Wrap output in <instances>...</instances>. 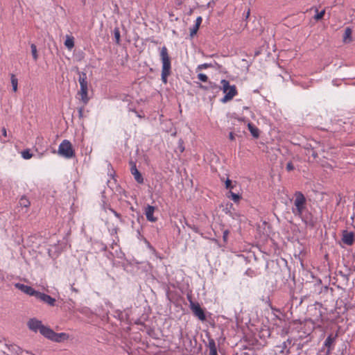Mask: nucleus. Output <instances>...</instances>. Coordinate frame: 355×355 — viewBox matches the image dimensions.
I'll return each instance as SVG.
<instances>
[{"label": "nucleus", "mask_w": 355, "mask_h": 355, "mask_svg": "<svg viewBox=\"0 0 355 355\" xmlns=\"http://www.w3.org/2000/svg\"><path fill=\"white\" fill-rule=\"evenodd\" d=\"M277 277H279L282 281L280 287L285 291L291 292L295 286V277H291V272L289 270H282L276 272Z\"/></svg>", "instance_id": "f257e3e1"}, {"label": "nucleus", "mask_w": 355, "mask_h": 355, "mask_svg": "<svg viewBox=\"0 0 355 355\" xmlns=\"http://www.w3.org/2000/svg\"><path fill=\"white\" fill-rule=\"evenodd\" d=\"M79 78L78 81L80 83V91L78 92V94L80 96V101L86 105L89 101V97L88 96V82L87 80V73L83 71H78Z\"/></svg>", "instance_id": "f03ea898"}, {"label": "nucleus", "mask_w": 355, "mask_h": 355, "mask_svg": "<svg viewBox=\"0 0 355 355\" xmlns=\"http://www.w3.org/2000/svg\"><path fill=\"white\" fill-rule=\"evenodd\" d=\"M294 207L292 208L293 214L296 216H301L302 211L306 209V199L304 195L299 191L294 193Z\"/></svg>", "instance_id": "7ed1b4c3"}, {"label": "nucleus", "mask_w": 355, "mask_h": 355, "mask_svg": "<svg viewBox=\"0 0 355 355\" xmlns=\"http://www.w3.org/2000/svg\"><path fill=\"white\" fill-rule=\"evenodd\" d=\"M222 84L221 90H223L225 96L220 99V102L225 103L232 100L237 95L238 92L234 85H230V82L225 79H223L220 82Z\"/></svg>", "instance_id": "20e7f679"}, {"label": "nucleus", "mask_w": 355, "mask_h": 355, "mask_svg": "<svg viewBox=\"0 0 355 355\" xmlns=\"http://www.w3.org/2000/svg\"><path fill=\"white\" fill-rule=\"evenodd\" d=\"M58 154L66 159H71L76 155L71 143L67 139L63 140L60 144Z\"/></svg>", "instance_id": "39448f33"}, {"label": "nucleus", "mask_w": 355, "mask_h": 355, "mask_svg": "<svg viewBox=\"0 0 355 355\" xmlns=\"http://www.w3.org/2000/svg\"><path fill=\"white\" fill-rule=\"evenodd\" d=\"M190 309L195 317L199 320L204 322L206 320L205 309L202 308L198 302H191L189 304Z\"/></svg>", "instance_id": "423d86ee"}, {"label": "nucleus", "mask_w": 355, "mask_h": 355, "mask_svg": "<svg viewBox=\"0 0 355 355\" xmlns=\"http://www.w3.org/2000/svg\"><path fill=\"white\" fill-rule=\"evenodd\" d=\"M297 216L301 218L302 220L306 226L311 228L314 227L317 223V218L315 217L307 209L302 211V214L301 216Z\"/></svg>", "instance_id": "0eeeda50"}, {"label": "nucleus", "mask_w": 355, "mask_h": 355, "mask_svg": "<svg viewBox=\"0 0 355 355\" xmlns=\"http://www.w3.org/2000/svg\"><path fill=\"white\" fill-rule=\"evenodd\" d=\"M159 49V56L162 63V67H171V60L169 57L167 48L164 46Z\"/></svg>", "instance_id": "6e6552de"}, {"label": "nucleus", "mask_w": 355, "mask_h": 355, "mask_svg": "<svg viewBox=\"0 0 355 355\" xmlns=\"http://www.w3.org/2000/svg\"><path fill=\"white\" fill-rule=\"evenodd\" d=\"M35 298L39 300L40 301L47 304L50 306H56L55 302L56 300L55 298L52 297L49 295H47L44 293H42L40 291H37V293L35 296Z\"/></svg>", "instance_id": "1a4fd4ad"}, {"label": "nucleus", "mask_w": 355, "mask_h": 355, "mask_svg": "<svg viewBox=\"0 0 355 355\" xmlns=\"http://www.w3.org/2000/svg\"><path fill=\"white\" fill-rule=\"evenodd\" d=\"M14 286L16 288L21 291V292L26 293V295H30V296H34L35 297L38 291L35 290L33 287H31L30 286H27V285L21 284V283H15L14 284Z\"/></svg>", "instance_id": "9d476101"}, {"label": "nucleus", "mask_w": 355, "mask_h": 355, "mask_svg": "<svg viewBox=\"0 0 355 355\" xmlns=\"http://www.w3.org/2000/svg\"><path fill=\"white\" fill-rule=\"evenodd\" d=\"M343 243L347 245H352L355 240V234L353 232H349L347 230H343L342 239Z\"/></svg>", "instance_id": "9b49d317"}, {"label": "nucleus", "mask_w": 355, "mask_h": 355, "mask_svg": "<svg viewBox=\"0 0 355 355\" xmlns=\"http://www.w3.org/2000/svg\"><path fill=\"white\" fill-rule=\"evenodd\" d=\"M155 209V207L150 205H147L145 207L144 214L148 221L155 223L157 220V218L154 216Z\"/></svg>", "instance_id": "f8f14e48"}, {"label": "nucleus", "mask_w": 355, "mask_h": 355, "mask_svg": "<svg viewBox=\"0 0 355 355\" xmlns=\"http://www.w3.org/2000/svg\"><path fill=\"white\" fill-rule=\"evenodd\" d=\"M338 337L337 333H331L324 341V346L327 348L328 352L332 350L334 347L336 340Z\"/></svg>", "instance_id": "ddd939ff"}, {"label": "nucleus", "mask_w": 355, "mask_h": 355, "mask_svg": "<svg viewBox=\"0 0 355 355\" xmlns=\"http://www.w3.org/2000/svg\"><path fill=\"white\" fill-rule=\"evenodd\" d=\"M28 328L35 331L37 332L39 331L40 332V329H42V327L44 326L41 320H39L36 318H31L28 320Z\"/></svg>", "instance_id": "4468645a"}, {"label": "nucleus", "mask_w": 355, "mask_h": 355, "mask_svg": "<svg viewBox=\"0 0 355 355\" xmlns=\"http://www.w3.org/2000/svg\"><path fill=\"white\" fill-rule=\"evenodd\" d=\"M198 87L200 89L205 90V91L211 90L212 92L216 91V92H218L221 90L220 86L218 85L216 83H213L211 81H209L207 85H203L201 83H199Z\"/></svg>", "instance_id": "2eb2a0df"}, {"label": "nucleus", "mask_w": 355, "mask_h": 355, "mask_svg": "<svg viewBox=\"0 0 355 355\" xmlns=\"http://www.w3.org/2000/svg\"><path fill=\"white\" fill-rule=\"evenodd\" d=\"M54 332L55 331L52 329L44 325L43 327H42V329H40V333L45 338L51 340Z\"/></svg>", "instance_id": "dca6fc26"}, {"label": "nucleus", "mask_w": 355, "mask_h": 355, "mask_svg": "<svg viewBox=\"0 0 355 355\" xmlns=\"http://www.w3.org/2000/svg\"><path fill=\"white\" fill-rule=\"evenodd\" d=\"M92 249L95 252H103L107 250V245L101 241H94L92 243Z\"/></svg>", "instance_id": "f3484780"}, {"label": "nucleus", "mask_w": 355, "mask_h": 355, "mask_svg": "<svg viewBox=\"0 0 355 355\" xmlns=\"http://www.w3.org/2000/svg\"><path fill=\"white\" fill-rule=\"evenodd\" d=\"M69 335L66 333H56L54 332L52 341L60 343L67 340L69 338Z\"/></svg>", "instance_id": "a211bd4d"}, {"label": "nucleus", "mask_w": 355, "mask_h": 355, "mask_svg": "<svg viewBox=\"0 0 355 355\" xmlns=\"http://www.w3.org/2000/svg\"><path fill=\"white\" fill-rule=\"evenodd\" d=\"M131 173L134 175L135 180L139 184L144 183V178L141 173L137 168V166H134L132 168H130Z\"/></svg>", "instance_id": "6ab92c4d"}, {"label": "nucleus", "mask_w": 355, "mask_h": 355, "mask_svg": "<svg viewBox=\"0 0 355 355\" xmlns=\"http://www.w3.org/2000/svg\"><path fill=\"white\" fill-rule=\"evenodd\" d=\"M248 130L250 132L252 136L254 138L257 139L259 137L260 130L256 125H254L252 123L249 122L248 123Z\"/></svg>", "instance_id": "aec40b11"}, {"label": "nucleus", "mask_w": 355, "mask_h": 355, "mask_svg": "<svg viewBox=\"0 0 355 355\" xmlns=\"http://www.w3.org/2000/svg\"><path fill=\"white\" fill-rule=\"evenodd\" d=\"M220 180H221V182H223L225 183V189H229L230 191H232V189H234L237 185L236 181L233 182L232 180H230L228 178H227L226 180H225V178L222 177V178H220Z\"/></svg>", "instance_id": "412c9836"}, {"label": "nucleus", "mask_w": 355, "mask_h": 355, "mask_svg": "<svg viewBox=\"0 0 355 355\" xmlns=\"http://www.w3.org/2000/svg\"><path fill=\"white\" fill-rule=\"evenodd\" d=\"M171 74V67H162L161 79L162 81L166 84L168 83V77Z\"/></svg>", "instance_id": "4be33fe9"}, {"label": "nucleus", "mask_w": 355, "mask_h": 355, "mask_svg": "<svg viewBox=\"0 0 355 355\" xmlns=\"http://www.w3.org/2000/svg\"><path fill=\"white\" fill-rule=\"evenodd\" d=\"M8 349L16 355H22L23 349L17 345H10L8 346Z\"/></svg>", "instance_id": "5701e85b"}, {"label": "nucleus", "mask_w": 355, "mask_h": 355, "mask_svg": "<svg viewBox=\"0 0 355 355\" xmlns=\"http://www.w3.org/2000/svg\"><path fill=\"white\" fill-rule=\"evenodd\" d=\"M352 30L349 27H347L343 35V42L345 43H349L352 40Z\"/></svg>", "instance_id": "b1692460"}, {"label": "nucleus", "mask_w": 355, "mask_h": 355, "mask_svg": "<svg viewBox=\"0 0 355 355\" xmlns=\"http://www.w3.org/2000/svg\"><path fill=\"white\" fill-rule=\"evenodd\" d=\"M227 197L231 198L234 202H239L242 198L239 193H236L232 191H229L228 194H227Z\"/></svg>", "instance_id": "393cba45"}, {"label": "nucleus", "mask_w": 355, "mask_h": 355, "mask_svg": "<svg viewBox=\"0 0 355 355\" xmlns=\"http://www.w3.org/2000/svg\"><path fill=\"white\" fill-rule=\"evenodd\" d=\"M64 45L68 49H71L74 46L73 37L67 35L64 41Z\"/></svg>", "instance_id": "a878e982"}, {"label": "nucleus", "mask_w": 355, "mask_h": 355, "mask_svg": "<svg viewBox=\"0 0 355 355\" xmlns=\"http://www.w3.org/2000/svg\"><path fill=\"white\" fill-rule=\"evenodd\" d=\"M10 81H11V84H12V91L15 92H17V85H18V80L13 73H12L10 75Z\"/></svg>", "instance_id": "bb28decb"}, {"label": "nucleus", "mask_w": 355, "mask_h": 355, "mask_svg": "<svg viewBox=\"0 0 355 355\" xmlns=\"http://www.w3.org/2000/svg\"><path fill=\"white\" fill-rule=\"evenodd\" d=\"M114 36L115 39V42L117 44H120L121 43V34L120 30L119 27H115L114 29Z\"/></svg>", "instance_id": "cd10ccee"}, {"label": "nucleus", "mask_w": 355, "mask_h": 355, "mask_svg": "<svg viewBox=\"0 0 355 355\" xmlns=\"http://www.w3.org/2000/svg\"><path fill=\"white\" fill-rule=\"evenodd\" d=\"M21 207H28L31 205L29 200L26 196H22L19 202Z\"/></svg>", "instance_id": "c85d7f7f"}, {"label": "nucleus", "mask_w": 355, "mask_h": 355, "mask_svg": "<svg viewBox=\"0 0 355 355\" xmlns=\"http://www.w3.org/2000/svg\"><path fill=\"white\" fill-rule=\"evenodd\" d=\"M315 12L316 14L314 15V19L316 21L322 19L325 14V10H322L320 12H319L318 9H315Z\"/></svg>", "instance_id": "c756f323"}, {"label": "nucleus", "mask_w": 355, "mask_h": 355, "mask_svg": "<svg viewBox=\"0 0 355 355\" xmlns=\"http://www.w3.org/2000/svg\"><path fill=\"white\" fill-rule=\"evenodd\" d=\"M31 49L33 58L34 59L35 61H36L38 59L37 46L35 44H31Z\"/></svg>", "instance_id": "7c9ffc66"}, {"label": "nucleus", "mask_w": 355, "mask_h": 355, "mask_svg": "<svg viewBox=\"0 0 355 355\" xmlns=\"http://www.w3.org/2000/svg\"><path fill=\"white\" fill-rule=\"evenodd\" d=\"M21 156L24 159H28L33 157V154L29 149H26L21 152Z\"/></svg>", "instance_id": "2f4dec72"}, {"label": "nucleus", "mask_w": 355, "mask_h": 355, "mask_svg": "<svg viewBox=\"0 0 355 355\" xmlns=\"http://www.w3.org/2000/svg\"><path fill=\"white\" fill-rule=\"evenodd\" d=\"M306 150L307 154L311 155L314 159L318 157V153L315 150L314 148H311L310 146V148H306Z\"/></svg>", "instance_id": "473e14b6"}, {"label": "nucleus", "mask_w": 355, "mask_h": 355, "mask_svg": "<svg viewBox=\"0 0 355 355\" xmlns=\"http://www.w3.org/2000/svg\"><path fill=\"white\" fill-rule=\"evenodd\" d=\"M208 347L209 348V351L217 349L215 340L213 338H209Z\"/></svg>", "instance_id": "72a5a7b5"}, {"label": "nucleus", "mask_w": 355, "mask_h": 355, "mask_svg": "<svg viewBox=\"0 0 355 355\" xmlns=\"http://www.w3.org/2000/svg\"><path fill=\"white\" fill-rule=\"evenodd\" d=\"M200 26L194 24L192 28H190V37L192 38L195 35H196L198 31L199 30Z\"/></svg>", "instance_id": "f704fd0d"}, {"label": "nucleus", "mask_w": 355, "mask_h": 355, "mask_svg": "<svg viewBox=\"0 0 355 355\" xmlns=\"http://www.w3.org/2000/svg\"><path fill=\"white\" fill-rule=\"evenodd\" d=\"M213 67H214V65L211 63H204V64L198 65L197 67V70H201V69H204L211 68Z\"/></svg>", "instance_id": "c9c22d12"}, {"label": "nucleus", "mask_w": 355, "mask_h": 355, "mask_svg": "<svg viewBox=\"0 0 355 355\" xmlns=\"http://www.w3.org/2000/svg\"><path fill=\"white\" fill-rule=\"evenodd\" d=\"M198 78L204 83L208 82V76L205 73H198Z\"/></svg>", "instance_id": "e433bc0d"}, {"label": "nucleus", "mask_w": 355, "mask_h": 355, "mask_svg": "<svg viewBox=\"0 0 355 355\" xmlns=\"http://www.w3.org/2000/svg\"><path fill=\"white\" fill-rule=\"evenodd\" d=\"M245 274L246 275H248V276L250 277H253L257 276V272H256V271H255V270H252V269H251V268H248V269L245 271Z\"/></svg>", "instance_id": "4c0bfd02"}, {"label": "nucleus", "mask_w": 355, "mask_h": 355, "mask_svg": "<svg viewBox=\"0 0 355 355\" xmlns=\"http://www.w3.org/2000/svg\"><path fill=\"white\" fill-rule=\"evenodd\" d=\"M85 105H83L80 107L78 108V117L79 119H83L84 118V110H85Z\"/></svg>", "instance_id": "58836bf2"}, {"label": "nucleus", "mask_w": 355, "mask_h": 355, "mask_svg": "<svg viewBox=\"0 0 355 355\" xmlns=\"http://www.w3.org/2000/svg\"><path fill=\"white\" fill-rule=\"evenodd\" d=\"M189 228L197 234H202V233L200 232L199 227L195 225H189Z\"/></svg>", "instance_id": "ea45409f"}, {"label": "nucleus", "mask_w": 355, "mask_h": 355, "mask_svg": "<svg viewBox=\"0 0 355 355\" xmlns=\"http://www.w3.org/2000/svg\"><path fill=\"white\" fill-rule=\"evenodd\" d=\"M230 234V231L228 230H225L223 232V239L225 243H227L228 235Z\"/></svg>", "instance_id": "a19ab883"}, {"label": "nucleus", "mask_w": 355, "mask_h": 355, "mask_svg": "<svg viewBox=\"0 0 355 355\" xmlns=\"http://www.w3.org/2000/svg\"><path fill=\"white\" fill-rule=\"evenodd\" d=\"M317 322H322L324 320L322 313L320 310L318 311V315H316V318L315 319Z\"/></svg>", "instance_id": "79ce46f5"}, {"label": "nucleus", "mask_w": 355, "mask_h": 355, "mask_svg": "<svg viewBox=\"0 0 355 355\" xmlns=\"http://www.w3.org/2000/svg\"><path fill=\"white\" fill-rule=\"evenodd\" d=\"M294 169H295V167H294V165L292 163V162H288L286 164V170L288 171H293Z\"/></svg>", "instance_id": "37998d69"}, {"label": "nucleus", "mask_w": 355, "mask_h": 355, "mask_svg": "<svg viewBox=\"0 0 355 355\" xmlns=\"http://www.w3.org/2000/svg\"><path fill=\"white\" fill-rule=\"evenodd\" d=\"M136 217H137V221L139 223H141V222L144 220L143 216L141 214V213L139 211H137Z\"/></svg>", "instance_id": "c03bdc74"}, {"label": "nucleus", "mask_w": 355, "mask_h": 355, "mask_svg": "<svg viewBox=\"0 0 355 355\" xmlns=\"http://www.w3.org/2000/svg\"><path fill=\"white\" fill-rule=\"evenodd\" d=\"M109 210L117 218H121V214L118 213L116 211H115L112 207H109Z\"/></svg>", "instance_id": "a18cd8bd"}, {"label": "nucleus", "mask_w": 355, "mask_h": 355, "mask_svg": "<svg viewBox=\"0 0 355 355\" xmlns=\"http://www.w3.org/2000/svg\"><path fill=\"white\" fill-rule=\"evenodd\" d=\"M71 289L73 292L76 293H78L79 291H80V289L79 288L76 287V284L75 283H73L72 284H71Z\"/></svg>", "instance_id": "49530a36"}, {"label": "nucleus", "mask_w": 355, "mask_h": 355, "mask_svg": "<svg viewBox=\"0 0 355 355\" xmlns=\"http://www.w3.org/2000/svg\"><path fill=\"white\" fill-rule=\"evenodd\" d=\"M183 144H184L183 141L182 139H180L178 148H180V150L181 153H182L184 150V147Z\"/></svg>", "instance_id": "de8ad7c7"}, {"label": "nucleus", "mask_w": 355, "mask_h": 355, "mask_svg": "<svg viewBox=\"0 0 355 355\" xmlns=\"http://www.w3.org/2000/svg\"><path fill=\"white\" fill-rule=\"evenodd\" d=\"M202 21V17L199 16L196 18L195 24L197 25L198 26H200Z\"/></svg>", "instance_id": "09e8293b"}, {"label": "nucleus", "mask_w": 355, "mask_h": 355, "mask_svg": "<svg viewBox=\"0 0 355 355\" xmlns=\"http://www.w3.org/2000/svg\"><path fill=\"white\" fill-rule=\"evenodd\" d=\"M143 231V227L141 225L139 228L136 230V232L137 233V237L139 238L140 236H142L141 232Z\"/></svg>", "instance_id": "8fccbe9b"}, {"label": "nucleus", "mask_w": 355, "mask_h": 355, "mask_svg": "<svg viewBox=\"0 0 355 355\" xmlns=\"http://www.w3.org/2000/svg\"><path fill=\"white\" fill-rule=\"evenodd\" d=\"M229 139L232 141L235 139V134L232 132H230L229 134Z\"/></svg>", "instance_id": "3c124183"}, {"label": "nucleus", "mask_w": 355, "mask_h": 355, "mask_svg": "<svg viewBox=\"0 0 355 355\" xmlns=\"http://www.w3.org/2000/svg\"><path fill=\"white\" fill-rule=\"evenodd\" d=\"M233 117L234 119L240 121H245V117H237V116H234Z\"/></svg>", "instance_id": "603ef678"}, {"label": "nucleus", "mask_w": 355, "mask_h": 355, "mask_svg": "<svg viewBox=\"0 0 355 355\" xmlns=\"http://www.w3.org/2000/svg\"><path fill=\"white\" fill-rule=\"evenodd\" d=\"M2 135L5 137H7V132L5 128H3L1 130Z\"/></svg>", "instance_id": "864d4df0"}, {"label": "nucleus", "mask_w": 355, "mask_h": 355, "mask_svg": "<svg viewBox=\"0 0 355 355\" xmlns=\"http://www.w3.org/2000/svg\"><path fill=\"white\" fill-rule=\"evenodd\" d=\"M129 164L130 166V168H132L134 166H136V162L132 160H130Z\"/></svg>", "instance_id": "5fc2aeb1"}, {"label": "nucleus", "mask_w": 355, "mask_h": 355, "mask_svg": "<svg viewBox=\"0 0 355 355\" xmlns=\"http://www.w3.org/2000/svg\"><path fill=\"white\" fill-rule=\"evenodd\" d=\"M130 111H132V112H135V113L137 114V116L138 117H139V118H142V117H144V116L140 115V114L137 112V110H136L135 109H130Z\"/></svg>", "instance_id": "6e6d98bb"}, {"label": "nucleus", "mask_w": 355, "mask_h": 355, "mask_svg": "<svg viewBox=\"0 0 355 355\" xmlns=\"http://www.w3.org/2000/svg\"><path fill=\"white\" fill-rule=\"evenodd\" d=\"M209 355H218L217 349L209 351Z\"/></svg>", "instance_id": "4d7b16f0"}, {"label": "nucleus", "mask_w": 355, "mask_h": 355, "mask_svg": "<svg viewBox=\"0 0 355 355\" xmlns=\"http://www.w3.org/2000/svg\"><path fill=\"white\" fill-rule=\"evenodd\" d=\"M187 300H189V304H191V302H193V300H192V297L191 295H187Z\"/></svg>", "instance_id": "13d9d810"}, {"label": "nucleus", "mask_w": 355, "mask_h": 355, "mask_svg": "<svg viewBox=\"0 0 355 355\" xmlns=\"http://www.w3.org/2000/svg\"><path fill=\"white\" fill-rule=\"evenodd\" d=\"M121 223H125V220L121 215V218H118Z\"/></svg>", "instance_id": "bf43d9fd"}, {"label": "nucleus", "mask_w": 355, "mask_h": 355, "mask_svg": "<svg viewBox=\"0 0 355 355\" xmlns=\"http://www.w3.org/2000/svg\"><path fill=\"white\" fill-rule=\"evenodd\" d=\"M130 209L132 211H134V212H136V213H137V211H138L136 209H135V208H134V207H133V206H131V207H130Z\"/></svg>", "instance_id": "052dcab7"}, {"label": "nucleus", "mask_w": 355, "mask_h": 355, "mask_svg": "<svg viewBox=\"0 0 355 355\" xmlns=\"http://www.w3.org/2000/svg\"><path fill=\"white\" fill-rule=\"evenodd\" d=\"M135 223L133 220H131V227L132 229H135Z\"/></svg>", "instance_id": "680f3d73"}, {"label": "nucleus", "mask_w": 355, "mask_h": 355, "mask_svg": "<svg viewBox=\"0 0 355 355\" xmlns=\"http://www.w3.org/2000/svg\"><path fill=\"white\" fill-rule=\"evenodd\" d=\"M315 305L319 306L320 308H322V304L321 303L317 302Z\"/></svg>", "instance_id": "e2e57ef3"}, {"label": "nucleus", "mask_w": 355, "mask_h": 355, "mask_svg": "<svg viewBox=\"0 0 355 355\" xmlns=\"http://www.w3.org/2000/svg\"><path fill=\"white\" fill-rule=\"evenodd\" d=\"M136 324L145 326V324L142 322H137Z\"/></svg>", "instance_id": "0e129e2a"}, {"label": "nucleus", "mask_w": 355, "mask_h": 355, "mask_svg": "<svg viewBox=\"0 0 355 355\" xmlns=\"http://www.w3.org/2000/svg\"><path fill=\"white\" fill-rule=\"evenodd\" d=\"M185 225L189 227V225H191V224H189L186 220H185Z\"/></svg>", "instance_id": "69168bd1"}, {"label": "nucleus", "mask_w": 355, "mask_h": 355, "mask_svg": "<svg viewBox=\"0 0 355 355\" xmlns=\"http://www.w3.org/2000/svg\"><path fill=\"white\" fill-rule=\"evenodd\" d=\"M243 110H249V107H247V106H244V107H243Z\"/></svg>", "instance_id": "338daca9"}, {"label": "nucleus", "mask_w": 355, "mask_h": 355, "mask_svg": "<svg viewBox=\"0 0 355 355\" xmlns=\"http://www.w3.org/2000/svg\"><path fill=\"white\" fill-rule=\"evenodd\" d=\"M243 355H249V354L248 352H244Z\"/></svg>", "instance_id": "774afa93"}]
</instances>
